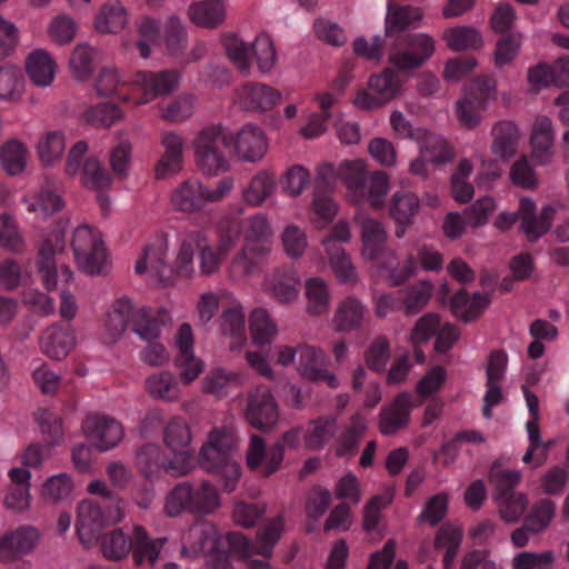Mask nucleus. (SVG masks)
<instances>
[{
	"mask_svg": "<svg viewBox=\"0 0 569 569\" xmlns=\"http://www.w3.org/2000/svg\"><path fill=\"white\" fill-rule=\"evenodd\" d=\"M240 227L233 219L223 218L217 226L218 243L210 242L208 233L201 229L184 230L178 233L176 250V272L180 279H191L196 274L194 253L197 252L198 268L202 276L218 273L226 257L234 247Z\"/></svg>",
	"mask_w": 569,
	"mask_h": 569,
	"instance_id": "nucleus-1",
	"label": "nucleus"
},
{
	"mask_svg": "<svg viewBox=\"0 0 569 569\" xmlns=\"http://www.w3.org/2000/svg\"><path fill=\"white\" fill-rule=\"evenodd\" d=\"M355 222L360 233L362 259L378 270H387L391 284H401L417 274L416 258L411 254L396 266V252L387 248L388 232L380 220L359 211L355 214Z\"/></svg>",
	"mask_w": 569,
	"mask_h": 569,
	"instance_id": "nucleus-2",
	"label": "nucleus"
},
{
	"mask_svg": "<svg viewBox=\"0 0 569 569\" xmlns=\"http://www.w3.org/2000/svg\"><path fill=\"white\" fill-rule=\"evenodd\" d=\"M237 532H222L208 520H199L189 527L181 537V553L187 557L206 556L211 569H234L230 551L238 553Z\"/></svg>",
	"mask_w": 569,
	"mask_h": 569,
	"instance_id": "nucleus-3",
	"label": "nucleus"
},
{
	"mask_svg": "<svg viewBox=\"0 0 569 569\" xmlns=\"http://www.w3.org/2000/svg\"><path fill=\"white\" fill-rule=\"evenodd\" d=\"M166 542V538H151L142 526L136 525L132 528V536L121 528L101 536L100 549L104 558L113 561L127 558L133 550L137 565L147 561L154 566Z\"/></svg>",
	"mask_w": 569,
	"mask_h": 569,
	"instance_id": "nucleus-4",
	"label": "nucleus"
},
{
	"mask_svg": "<svg viewBox=\"0 0 569 569\" xmlns=\"http://www.w3.org/2000/svg\"><path fill=\"white\" fill-rule=\"evenodd\" d=\"M66 249V234L59 221L41 240L38 256V270L41 282L49 291L64 289L73 280V271L64 263H59L57 256Z\"/></svg>",
	"mask_w": 569,
	"mask_h": 569,
	"instance_id": "nucleus-5",
	"label": "nucleus"
},
{
	"mask_svg": "<svg viewBox=\"0 0 569 569\" xmlns=\"http://www.w3.org/2000/svg\"><path fill=\"white\" fill-rule=\"evenodd\" d=\"M71 247L79 270L89 276L108 272L110 259L99 229L87 223L79 224L72 232Z\"/></svg>",
	"mask_w": 569,
	"mask_h": 569,
	"instance_id": "nucleus-6",
	"label": "nucleus"
},
{
	"mask_svg": "<svg viewBox=\"0 0 569 569\" xmlns=\"http://www.w3.org/2000/svg\"><path fill=\"white\" fill-rule=\"evenodd\" d=\"M223 47L229 59L244 72L249 71L251 59L262 73L270 72L277 62L273 40L266 32L259 33L250 46L236 34H227Z\"/></svg>",
	"mask_w": 569,
	"mask_h": 569,
	"instance_id": "nucleus-7",
	"label": "nucleus"
},
{
	"mask_svg": "<svg viewBox=\"0 0 569 569\" xmlns=\"http://www.w3.org/2000/svg\"><path fill=\"white\" fill-rule=\"evenodd\" d=\"M170 247L169 233H157L143 248L134 263V272L150 282L168 286L176 278V259L168 261Z\"/></svg>",
	"mask_w": 569,
	"mask_h": 569,
	"instance_id": "nucleus-8",
	"label": "nucleus"
},
{
	"mask_svg": "<svg viewBox=\"0 0 569 569\" xmlns=\"http://www.w3.org/2000/svg\"><path fill=\"white\" fill-rule=\"evenodd\" d=\"M198 168L208 176H218L230 169V162L220 146L228 149L227 131L219 124L202 128L191 142Z\"/></svg>",
	"mask_w": 569,
	"mask_h": 569,
	"instance_id": "nucleus-9",
	"label": "nucleus"
},
{
	"mask_svg": "<svg viewBox=\"0 0 569 569\" xmlns=\"http://www.w3.org/2000/svg\"><path fill=\"white\" fill-rule=\"evenodd\" d=\"M497 98V83L486 77H477L463 88L462 97L456 102L459 123L467 129H475L481 122V111Z\"/></svg>",
	"mask_w": 569,
	"mask_h": 569,
	"instance_id": "nucleus-10",
	"label": "nucleus"
},
{
	"mask_svg": "<svg viewBox=\"0 0 569 569\" xmlns=\"http://www.w3.org/2000/svg\"><path fill=\"white\" fill-rule=\"evenodd\" d=\"M162 438L170 456L174 459V463L168 467L180 473H189L193 468V453L192 433L187 420L179 416L171 417L163 428Z\"/></svg>",
	"mask_w": 569,
	"mask_h": 569,
	"instance_id": "nucleus-11",
	"label": "nucleus"
},
{
	"mask_svg": "<svg viewBox=\"0 0 569 569\" xmlns=\"http://www.w3.org/2000/svg\"><path fill=\"white\" fill-rule=\"evenodd\" d=\"M227 142L233 157L242 162H259L269 149L264 129L251 122L233 131H227Z\"/></svg>",
	"mask_w": 569,
	"mask_h": 569,
	"instance_id": "nucleus-12",
	"label": "nucleus"
},
{
	"mask_svg": "<svg viewBox=\"0 0 569 569\" xmlns=\"http://www.w3.org/2000/svg\"><path fill=\"white\" fill-rule=\"evenodd\" d=\"M407 49L395 48L388 53V62L399 72L411 71L427 63L437 50V40L430 33L416 32L406 39Z\"/></svg>",
	"mask_w": 569,
	"mask_h": 569,
	"instance_id": "nucleus-13",
	"label": "nucleus"
},
{
	"mask_svg": "<svg viewBox=\"0 0 569 569\" xmlns=\"http://www.w3.org/2000/svg\"><path fill=\"white\" fill-rule=\"evenodd\" d=\"M181 81L176 70H139L131 78V87L137 88L139 97L133 98V106L147 104L159 97H164L178 89Z\"/></svg>",
	"mask_w": 569,
	"mask_h": 569,
	"instance_id": "nucleus-14",
	"label": "nucleus"
},
{
	"mask_svg": "<svg viewBox=\"0 0 569 569\" xmlns=\"http://www.w3.org/2000/svg\"><path fill=\"white\" fill-rule=\"evenodd\" d=\"M174 343L177 353L173 365L178 371L177 378L182 386H190L206 369L204 361L194 352V339L190 325L183 323L179 327Z\"/></svg>",
	"mask_w": 569,
	"mask_h": 569,
	"instance_id": "nucleus-15",
	"label": "nucleus"
},
{
	"mask_svg": "<svg viewBox=\"0 0 569 569\" xmlns=\"http://www.w3.org/2000/svg\"><path fill=\"white\" fill-rule=\"evenodd\" d=\"M286 529L284 517L279 515L269 519L257 532L254 541H251L242 533L237 532L233 537L238 542V553L241 558L261 556L264 559L271 558L273 550L281 539Z\"/></svg>",
	"mask_w": 569,
	"mask_h": 569,
	"instance_id": "nucleus-16",
	"label": "nucleus"
},
{
	"mask_svg": "<svg viewBox=\"0 0 569 569\" xmlns=\"http://www.w3.org/2000/svg\"><path fill=\"white\" fill-rule=\"evenodd\" d=\"M262 291L281 305H291L299 299L301 289V276L292 266L276 268L266 274Z\"/></svg>",
	"mask_w": 569,
	"mask_h": 569,
	"instance_id": "nucleus-17",
	"label": "nucleus"
},
{
	"mask_svg": "<svg viewBox=\"0 0 569 569\" xmlns=\"http://www.w3.org/2000/svg\"><path fill=\"white\" fill-rule=\"evenodd\" d=\"M159 144L161 151L154 167V176L158 180H164L182 171L186 140L181 133L166 130L160 134Z\"/></svg>",
	"mask_w": 569,
	"mask_h": 569,
	"instance_id": "nucleus-18",
	"label": "nucleus"
},
{
	"mask_svg": "<svg viewBox=\"0 0 569 569\" xmlns=\"http://www.w3.org/2000/svg\"><path fill=\"white\" fill-rule=\"evenodd\" d=\"M282 91L262 82H248L236 91L234 102L242 110L252 113H267L279 106Z\"/></svg>",
	"mask_w": 569,
	"mask_h": 569,
	"instance_id": "nucleus-19",
	"label": "nucleus"
},
{
	"mask_svg": "<svg viewBox=\"0 0 569 569\" xmlns=\"http://www.w3.org/2000/svg\"><path fill=\"white\" fill-rule=\"evenodd\" d=\"M236 430L222 426L213 428L202 445L199 461L203 469H214L222 459L231 458L238 447Z\"/></svg>",
	"mask_w": 569,
	"mask_h": 569,
	"instance_id": "nucleus-20",
	"label": "nucleus"
},
{
	"mask_svg": "<svg viewBox=\"0 0 569 569\" xmlns=\"http://www.w3.org/2000/svg\"><path fill=\"white\" fill-rule=\"evenodd\" d=\"M244 416L248 422L259 430H268L277 425L278 406L267 387H258L250 392Z\"/></svg>",
	"mask_w": 569,
	"mask_h": 569,
	"instance_id": "nucleus-21",
	"label": "nucleus"
},
{
	"mask_svg": "<svg viewBox=\"0 0 569 569\" xmlns=\"http://www.w3.org/2000/svg\"><path fill=\"white\" fill-rule=\"evenodd\" d=\"M271 250V242L244 243L229 261V278L232 281L249 278L258 270L261 263L267 261Z\"/></svg>",
	"mask_w": 569,
	"mask_h": 569,
	"instance_id": "nucleus-22",
	"label": "nucleus"
},
{
	"mask_svg": "<svg viewBox=\"0 0 569 569\" xmlns=\"http://www.w3.org/2000/svg\"><path fill=\"white\" fill-rule=\"evenodd\" d=\"M327 360V355L322 349L312 345L300 343L296 370L303 379L325 381L330 388H338V378L326 368Z\"/></svg>",
	"mask_w": 569,
	"mask_h": 569,
	"instance_id": "nucleus-23",
	"label": "nucleus"
},
{
	"mask_svg": "<svg viewBox=\"0 0 569 569\" xmlns=\"http://www.w3.org/2000/svg\"><path fill=\"white\" fill-rule=\"evenodd\" d=\"M40 539V533L32 526H20L0 536V562H13L31 553Z\"/></svg>",
	"mask_w": 569,
	"mask_h": 569,
	"instance_id": "nucleus-24",
	"label": "nucleus"
},
{
	"mask_svg": "<svg viewBox=\"0 0 569 569\" xmlns=\"http://www.w3.org/2000/svg\"><path fill=\"white\" fill-rule=\"evenodd\" d=\"M319 178L327 181L330 176L337 177L347 189L349 199H356L361 193L365 179L368 176V163L363 159L341 161L337 168L325 164L319 169Z\"/></svg>",
	"mask_w": 569,
	"mask_h": 569,
	"instance_id": "nucleus-25",
	"label": "nucleus"
},
{
	"mask_svg": "<svg viewBox=\"0 0 569 569\" xmlns=\"http://www.w3.org/2000/svg\"><path fill=\"white\" fill-rule=\"evenodd\" d=\"M86 437L101 451L109 450L123 439L122 426L113 418L106 416H90L83 425Z\"/></svg>",
	"mask_w": 569,
	"mask_h": 569,
	"instance_id": "nucleus-26",
	"label": "nucleus"
},
{
	"mask_svg": "<svg viewBox=\"0 0 569 569\" xmlns=\"http://www.w3.org/2000/svg\"><path fill=\"white\" fill-rule=\"evenodd\" d=\"M76 346V329L61 323H54L46 328L39 339L41 352L53 360L67 358Z\"/></svg>",
	"mask_w": 569,
	"mask_h": 569,
	"instance_id": "nucleus-27",
	"label": "nucleus"
},
{
	"mask_svg": "<svg viewBox=\"0 0 569 569\" xmlns=\"http://www.w3.org/2000/svg\"><path fill=\"white\" fill-rule=\"evenodd\" d=\"M137 308L138 305L127 296L119 297L110 305L102 323L104 339L108 342L118 341L128 326H132Z\"/></svg>",
	"mask_w": 569,
	"mask_h": 569,
	"instance_id": "nucleus-28",
	"label": "nucleus"
},
{
	"mask_svg": "<svg viewBox=\"0 0 569 569\" xmlns=\"http://www.w3.org/2000/svg\"><path fill=\"white\" fill-rule=\"evenodd\" d=\"M104 526L103 510L92 500H82L78 506L76 522L80 542L87 548L94 546Z\"/></svg>",
	"mask_w": 569,
	"mask_h": 569,
	"instance_id": "nucleus-29",
	"label": "nucleus"
},
{
	"mask_svg": "<svg viewBox=\"0 0 569 569\" xmlns=\"http://www.w3.org/2000/svg\"><path fill=\"white\" fill-rule=\"evenodd\" d=\"M532 199L521 198L519 201L520 229L528 240L536 241L551 227L555 209L545 207L539 214Z\"/></svg>",
	"mask_w": 569,
	"mask_h": 569,
	"instance_id": "nucleus-30",
	"label": "nucleus"
},
{
	"mask_svg": "<svg viewBox=\"0 0 569 569\" xmlns=\"http://www.w3.org/2000/svg\"><path fill=\"white\" fill-rule=\"evenodd\" d=\"M172 208L183 213L201 211L207 204L206 184L197 178L181 181L170 196Z\"/></svg>",
	"mask_w": 569,
	"mask_h": 569,
	"instance_id": "nucleus-31",
	"label": "nucleus"
},
{
	"mask_svg": "<svg viewBox=\"0 0 569 569\" xmlns=\"http://www.w3.org/2000/svg\"><path fill=\"white\" fill-rule=\"evenodd\" d=\"M491 153L496 160L508 161L518 151L521 141V131L516 122L501 120L491 128Z\"/></svg>",
	"mask_w": 569,
	"mask_h": 569,
	"instance_id": "nucleus-32",
	"label": "nucleus"
},
{
	"mask_svg": "<svg viewBox=\"0 0 569 569\" xmlns=\"http://www.w3.org/2000/svg\"><path fill=\"white\" fill-rule=\"evenodd\" d=\"M26 72L33 86L49 88L54 82L58 63L48 50L38 48L27 56Z\"/></svg>",
	"mask_w": 569,
	"mask_h": 569,
	"instance_id": "nucleus-33",
	"label": "nucleus"
},
{
	"mask_svg": "<svg viewBox=\"0 0 569 569\" xmlns=\"http://www.w3.org/2000/svg\"><path fill=\"white\" fill-rule=\"evenodd\" d=\"M220 329L229 340V348L232 351L241 350L247 345L244 309L238 300H232L230 306L223 309Z\"/></svg>",
	"mask_w": 569,
	"mask_h": 569,
	"instance_id": "nucleus-34",
	"label": "nucleus"
},
{
	"mask_svg": "<svg viewBox=\"0 0 569 569\" xmlns=\"http://www.w3.org/2000/svg\"><path fill=\"white\" fill-rule=\"evenodd\" d=\"M555 132L552 121L547 116H538L531 128V158L537 164H547L553 158Z\"/></svg>",
	"mask_w": 569,
	"mask_h": 569,
	"instance_id": "nucleus-35",
	"label": "nucleus"
},
{
	"mask_svg": "<svg viewBox=\"0 0 569 569\" xmlns=\"http://www.w3.org/2000/svg\"><path fill=\"white\" fill-rule=\"evenodd\" d=\"M413 408L412 396L408 392L399 393L392 403L380 412L379 430L382 435L390 436L399 429L408 426Z\"/></svg>",
	"mask_w": 569,
	"mask_h": 569,
	"instance_id": "nucleus-36",
	"label": "nucleus"
},
{
	"mask_svg": "<svg viewBox=\"0 0 569 569\" xmlns=\"http://www.w3.org/2000/svg\"><path fill=\"white\" fill-rule=\"evenodd\" d=\"M27 211L37 219L46 220L64 208L63 197L49 183L41 186L34 193L22 197Z\"/></svg>",
	"mask_w": 569,
	"mask_h": 569,
	"instance_id": "nucleus-37",
	"label": "nucleus"
},
{
	"mask_svg": "<svg viewBox=\"0 0 569 569\" xmlns=\"http://www.w3.org/2000/svg\"><path fill=\"white\" fill-rule=\"evenodd\" d=\"M67 139L62 130H46L34 142V150L40 164L53 168L61 162L66 153Z\"/></svg>",
	"mask_w": 569,
	"mask_h": 569,
	"instance_id": "nucleus-38",
	"label": "nucleus"
},
{
	"mask_svg": "<svg viewBox=\"0 0 569 569\" xmlns=\"http://www.w3.org/2000/svg\"><path fill=\"white\" fill-rule=\"evenodd\" d=\"M147 393L154 400L174 403L181 399V383L169 370L154 371L144 380Z\"/></svg>",
	"mask_w": 569,
	"mask_h": 569,
	"instance_id": "nucleus-39",
	"label": "nucleus"
},
{
	"mask_svg": "<svg viewBox=\"0 0 569 569\" xmlns=\"http://www.w3.org/2000/svg\"><path fill=\"white\" fill-rule=\"evenodd\" d=\"M136 41L124 40L122 46L126 51L130 52L134 47L142 59H149L152 47L160 44L161 30L156 19L144 16L139 18L134 23Z\"/></svg>",
	"mask_w": 569,
	"mask_h": 569,
	"instance_id": "nucleus-40",
	"label": "nucleus"
},
{
	"mask_svg": "<svg viewBox=\"0 0 569 569\" xmlns=\"http://www.w3.org/2000/svg\"><path fill=\"white\" fill-rule=\"evenodd\" d=\"M190 499L191 515L211 516L217 513L222 506L218 488L207 480L190 483Z\"/></svg>",
	"mask_w": 569,
	"mask_h": 569,
	"instance_id": "nucleus-41",
	"label": "nucleus"
},
{
	"mask_svg": "<svg viewBox=\"0 0 569 569\" xmlns=\"http://www.w3.org/2000/svg\"><path fill=\"white\" fill-rule=\"evenodd\" d=\"M30 161L27 144L19 138L7 139L0 147V164L10 177L22 174Z\"/></svg>",
	"mask_w": 569,
	"mask_h": 569,
	"instance_id": "nucleus-42",
	"label": "nucleus"
},
{
	"mask_svg": "<svg viewBox=\"0 0 569 569\" xmlns=\"http://www.w3.org/2000/svg\"><path fill=\"white\" fill-rule=\"evenodd\" d=\"M129 11L122 2L107 1L97 12L94 28L102 34L118 33L129 24Z\"/></svg>",
	"mask_w": 569,
	"mask_h": 569,
	"instance_id": "nucleus-43",
	"label": "nucleus"
},
{
	"mask_svg": "<svg viewBox=\"0 0 569 569\" xmlns=\"http://www.w3.org/2000/svg\"><path fill=\"white\" fill-rule=\"evenodd\" d=\"M191 22L202 28H217L227 17V4L223 0H199L188 8Z\"/></svg>",
	"mask_w": 569,
	"mask_h": 569,
	"instance_id": "nucleus-44",
	"label": "nucleus"
},
{
	"mask_svg": "<svg viewBox=\"0 0 569 569\" xmlns=\"http://www.w3.org/2000/svg\"><path fill=\"white\" fill-rule=\"evenodd\" d=\"M366 315V307L359 299L346 297L338 302L331 323L337 331L348 332L358 329Z\"/></svg>",
	"mask_w": 569,
	"mask_h": 569,
	"instance_id": "nucleus-45",
	"label": "nucleus"
},
{
	"mask_svg": "<svg viewBox=\"0 0 569 569\" xmlns=\"http://www.w3.org/2000/svg\"><path fill=\"white\" fill-rule=\"evenodd\" d=\"M425 18L422 9L410 6H395L387 8L385 31L387 36L399 33L408 29L420 27Z\"/></svg>",
	"mask_w": 569,
	"mask_h": 569,
	"instance_id": "nucleus-46",
	"label": "nucleus"
},
{
	"mask_svg": "<svg viewBox=\"0 0 569 569\" xmlns=\"http://www.w3.org/2000/svg\"><path fill=\"white\" fill-rule=\"evenodd\" d=\"M441 38L452 52L480 50L483 47L481 32L472 26L461 24L446 28Z\"/></svg>",
	"mask_w": 569,
	"mask_h": 569,
	"instance_id": "nucleus-47",
	"label": "nucleus"
},
{
	"mask_svg": "<svg viewBox=\"0 0 569 569\" xmlns=\"http://www.w3.org/2000/svg\"><path fill=\"white\" fill-rule=\"evenodd\" d=\"M124 87H131V79L114 68L101 70L94 83V89L99 97H116L121 102L133 104V97L131 94L121 93V88Z\"/></svg>",
	"mask_w": 569,
	"mask_h": 569,
	"instance_id": "nucleus-48",
	"label": "nucleus"
},
{
	"mask_svg": "<svg viewBox=\"0 0 569 569\" xmlns=\"http://www.w3.org/2000/svg\"><path fill=\"white\" fill-rule=\"evenodd\" d=\"M172 463H174V459L172 457L169 458L164 456L160 446L156 443H148L143 446L137 453V466L147 478L152 477L160 469H163L170 475L177 477L186 475L168 467V465Z\"/></svg>",
	"mask_w": 569,
	"mask_h": 569,
	"instance_id": "nucleus-49",
	"label": "nucleus"
},
{
	"mask_svg": "<svg viewBox=\"0 0 569 569\" xmlns=\"http://www.w3.org/2000/svg\"><path fill=\"white\" fill-rule=\"evenodd\" d=\"M132 143L128 134L123 131H117L114 143L109 150V167L112 174L119 179H127L132 164Z\"/></svg>",
	"mask_w": 569,
	"mask_h": 569,
	"instance_id": "nucleus-50",
	"label": "nucleus"
},
{
	"mask_svg": "<svg viewBox=\"0 0 569 569\" xmlns=\"http://www.w3.org/2000/svg\"><path fill=\"white\" fill-rule=\"evenodd\" d=\"M322 246L338 281L349 286L356 284L358 282V273L346 250L341 246L332 244L331 241H322Z\"/></svg>",
	"mask_w": 569,
	"mask_h": 569,
	"instance_id": "nucleus-51",
	"label": "nucleus"
},
{
	"mask_svg": "<svg viewBox=\"0 0 569 569\" xmlns=\"http://www.w3.org/2000/svg\"><path fill=\"white\" fill-rule=\"evenodd\" d=\"M396 71L398 70L390 66L381 72L371 74L368 79V88L375 91L385 104L402 93L403 82Z\"/></svg>",
	"mask_w": 569,
	"mask_h": 569,
	"instance_id": "nucleus-52",
	"label": "nucleus"
},
{
	"mask_svg": "<svg viewBox=\"0 0 569 569\" xmlns=\"http://www.w3.org/2000/svg\"><path fill=\"white\" fill-rule=\"evenodd\" d=\"M274 190V177L267 170H260L242 189V200L250 207H260L273 194Z\"/></svg>",
	"mask_w": 569,
	"mask_h": 569,
	"instance_id": "nucleus-53",
	"label": "nucleus"
},
{
	"mask_svg": "<svg viewBox=\"0 0 569 569\" xmlns=\"http://www.w3.org/2000/svg\"><path fill=\"white\" fill-rule=\"evenodd\" d=\"M80 177L82 187L90 191H110L113 184L112 174L103 167L97 157L84 160Z\"/></svg>",
	"mask_w": 569,
	"mask_h": 569,
	"instance_id": "nucleus-54",
	"label": "nucleus"
},
{
	"mask_svg": "<svg viewBox=\"0 0 569 569\" xmlns=\"http://www.w3.org/2000/svg\"><path fill=\"white\" fill-rule=\"evenodd\" d=\"M249 329L253 345L266 346L274 341L279 329L264 308H256L249 316Z\"/></svg>",
	"mask_w": 569,
	"mask_h": 569,
	"instance_id": "nucleus-55",
	"label": "nucleus"
},
{
	"mask_svg": "<svg viewBox=\"0 0 569 569\" xmlns=\"http://www.w3.org/2000/svg\"><path fill=\"white\" fill-rule=\"evenodd\" d=\"M420 148V154L430 163H446L453 159V148L447 139L440 134L423 131V137L416 141Z\"/></svg>",
	"mask_w": 569,
	"mask_h": 569,
	"instance_id": "nucleus-56",
	"label": "nucleus"
},
{
	"mask_svg": "<svg viewBox=\"0 0 569 569\" xmlns=\"http://www.w3.org/2000/svg\"><path fill=\"white\" fill-rule=\"evenodd\" d=\"M390 190V178L381 170H376L368 173L365 179L361 193L352 199L353 202H361L368 200L372 207H381Z\"/></svg>",
	"mask_w": 569,
	"mask_h": 569,
	"instance_id": "nucleus-57",
	"label": "nucleus"
},
{
	"mask_svg": "<svg viewBox=\"0 0 569 569\" xmlns=\"http://www.w3.org/2000/svg\"><path fill=\"white\" fill-rule=\"evenodd\" d=\"M188 40L187 28L180 17L172 14L166 20L160 43L171 57H179L186 48Z\"/></svg>",
	"mask_w": 569,
	"mask_h": 569,
	"instance_id": "nucleus-58",
	"label": "nucleus"
},
{
	"mask_svg": "<svg viewBox=\"0 0 569 569\" xmlns=\"http://www.w3.org/2000/svg\"><path fill=\"white\" fill-rule=\"evenodd\" d=\"M489 303L490 297L486 293L459 291L451 299V309L458 318L469 321L478 317Z\"/></svg>",
	"mask_w": 569,
	"mask_h": 569,
	"instance_id": "nucleus-59",
	"label": "nucleus"
},
{
	"mask_svg": "<svg viewBox=\"0 0 569 569\" xmlns=\"http://www.w3.org/2000/svg\"><path fill=\"white\" fill-rule=\"evenodd\" d=\"M337 432L335 417H321L311 420L303 433L305 445L310 450L322 449Z\"/></svg>",
	"mask_w": 569,
	"mask_h": 569,
	"instance_id": "nucleus-60",
	"label": "nucleus"
},
{
	"mask_svg": "<svg viewBox=\"0 0 569 569\" xmlns=\"http://www.w3.org/2000/svg\"><path fill=\"white\" fill-rule=\"evenodd\" d=\"M420 209L419 198L407 191H398L392 194L390 201V216L397 224L407 227Z\"/></svg>",
	"mask_w": 569,
	"mask_h": 569,
	"instance_id": "nucleus-61",
	"label": "nucleus"
},
{
	"mask_svg": "<svg viewBox=\"0 0 569 569\" xmlns=\"http://www.w3.org/2000/svg\"><path fill=\"white\" fill-rule=\"evenodd\" d=\"M307 311L310 315L327 312L331 303V293L326 280L311 277L306 280Z\"/></svg>",
	"mask_w": 569,
	"mask_h": 569,
	"instance_id": "nucleus-62",
	"label": "nucleus"
},
{
	"mask_svg": "<svg viewBox=\"0 0 569 569\" xmlns=\"http://www.w3.org/2000/svg\"><path fill=\"white\" fill-rule=\"evenodd\" d=\"M493 501L500 519L507 523L518 522L528 507V497L525 492L493 496Z\"/></svg>",
	"mask_w": 569,
	"mask_h": 569,
	"instance_id": "nucleus-63",
	"label": "nucleus"
},
{
	"mask_svg": "<svg viewBox=\"0 0 569 569\" xmlns=\"http://www.w3.org/2000/svg\"><path fill=\"white\" fill-rule=\"evenodd\" d=\"M24 92V79L19 67L4 64L0 68V100L17 101Z\"/></svg>",
	"mask_w": 569,
	"mask_h": 569,
	"instance_id": "nucleus-64",
	"label": "nucleus"
}]
</instances>
